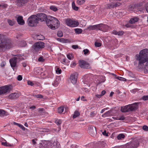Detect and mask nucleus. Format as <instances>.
I'll use <instances>...</instances> for the list:
<instances>
[{"mask_svg":"<svg viewBox=\"0 0 148 148\" xmlns=\"http://www.w3.org/2000/svg\"><path fill=\"white\" fill-rule=\"evenodd\" d=\"M116 78L119 80L121 81H126V79L124 78L123 77H116Z\"/></svg>","mask_w":148,"mask_h":148,"instance_id":"4c0bfd02","label":"nucleus"},{"mask_svg":"<svg viewBox=\"0 0 148 148\" xmlns=\"http://www.w3.org/2000/svg\"><path fill=\"white\" fill-rule=\"evenodd\" d=\"M100 24L96 25H90L87 27V29L89 30H95L97 29H98L100 27Z\"/></svg>","mask_w":148,"mask_h":148,"instance_id":"a211bd4d","label":"nucleus"},{"mask_svg":"<svg viewBox=\"0 0 148 148\" xmlns=\"http://www.w3.org/2000/svg\"><path fill=\"white\" fill-rule=\"evenodd\" d=\"M64 110V107L63 106H61L59 107L58 108V112L60 113H62L63 112Z\"/></svg>","mask_w":148,"mask_h":148,"instance_id":"c756f323","label":"nucleus"},{"mask_svg":"<svg viewBox=\"0 0 148 148\" xmlns=\"http://www.w3.org/2000/svg\"><path fill=\"white\" fill-rule=\"evenodd\" d=\"M22 65L24 67H25L26 66V62H23V63H22Z\"/></svg>","mask_w":148,"mask_h":148,"instance_id":"e2e57ef3","label":"nucleus"},{"mask_svg":"<svg viewBox=\"0 0 148 148\" xmlns=\"http://www.w3.org/2000/svg\"><path fill=\"white\" fill-rule=\"evenodd\" d=\"M20 95L18 92L11 93L8 96L9 98L12 100H15L18 98Z\"/></svg>","mask_w":148,"mask_h":148,"instance_id":"dca6fc26","label":"nucleus"},{"mask_svg":"<svg viewBox=\"0 0 148 148\" xmlns=\"http://www.w3.org/2000/svg\"><path fill=\"white\" fill-rule=\"evenodd\" d=\"M17 79L18 81H21L22 79V76L21 75H18L17 77Z\"/></svg>","mask_w":148,"mask_h":148,"instance_id":"603ef678","label":"nucleus"},{"mask_svg":"<svg viewBox=\"0 0 148 148\" xmlns=\"http://www.w3.org/2000/svg\"><path fill=\"white\" fill-rule=\"evenodd\" d=\"M19 127L21 128L23 130H25V128L22 125L20 124V125L19 126Z\"/></svg>","mask_w":148,"mask_h":148,"instance_id":"4d7b16f0","label":"nucleus"},{"mask_svg":"<svg viewBox=\"0 0 148 148\" xmlns=\"http://www.w3.org/2000/svg\"><path fill=\"white\" fill-rule=\"evenodd\" d=\"M100 25V27L99 28V29L101 30H103L104 32L107 31L109 27L106 25L102 24H99Z\"/></svg>","mask_w":148,"mask_h":148,"instance_id":"f3484780","label":"nucleus"},{"mask_svg":"<svg viewBox=\"0 0 148 148\" xmlns=\"http://www.w3.org/2000/svg\"><path fill=\"white\" fill-rule=\"evenodd\" d=\"M65 22L68 26L71 27H76L79 24V23L78 21L72 20L69 18L66 19Z\"/></svg>","mask_w":148,"mask_h":148,"instance_id":"0eeeda50","label":"nucleus"},{"mask_svg":"<svg viewBox=\"0 0 148 148\" xmlns=\"http://www.w3.org/2000/svg\"><path fill=\"white\" fill-rule=\"evenodd\" d=\"M57 35L60 37H62L63 36V33L61 31H58L57 33Z\"/></svg>","mask_w":148,"mask_h":148,"instance_id":"58836bf2","label":"nucleus"},{"mask_svg":"<svg viewBox=\"0 0 148 148\" xmlns=\"http://www.w3.org/2000/svg\"><path fill=\"white\" fill-rule=\"evenodd\" d=\"M112 33L114 34L119 36H122L124 34V32L123 31L117 32L115 30L113 31Z\"/></svg>","mask_w":148,"mask_h":148,"instance_id":"4be33fe9","label":"nucleus"},{"mask_svg":"<svg viewBox=\"0 0 148 148\" xmlns=\"http://www.w3.org/2000/svg\"><path fill=\"white\" fill-rule=\"evenodd\" d=\"M78 63L79 66L82 68L88 69L90 68L89 64L84 60H79Z\"/></svg>","mask_w":148,"mask_h":148,"instance_id":"9d476101","label":"nucleus"},{"mask_svg":"<svg viewBox=\"0 0 148 148\" xmlns=\"http://www.w3.org/2000/svg\"><path fill=\"white\" fill-rule=\"evenodd\" d=\"M10 86V85H7L0 87V95L5 94L9 92L11 90Z\"/></svg>","mask_w":148,"mask_h":148,"instance_id":"6e6552de","label":"nucleus"},{"mask_svg":"<svg viewBox=\"0 0 148 148\" xmlns=\"http://www.w3.org/2000/svg\"><path fill=\"white\" fill-rule=\"evenodd\" d=\"M27 23L29 26H36L38 23V21L36 15H32L30 16L28 19Z\"/></svg>","mask_w":148,"mask_h":148,"instance_id":"423d86ee","label":"nucleus"},{"mask_svg":"<svg viewBox=\"0 0 148 148\" xmlns=\"http://www.w3.org/2000/svg\"><path fill=\"white\" fill-rule=\"evenodd\" d=\"M76 65V64L75 62H72L71 64V67H73L75 66Z\"/></svg>","mask_w":148,"mask_h":148,"instance_id":"5fc2aeb1","label":"nucleus"},{"mask_svg":"<svg viewBox=\"0 0 148 148\" xmlns=\"http://www.w3.org/2000/svg\"><path fill=\"white\" fill-rule=\"evenodd\" d=\"M102 134L103 135L106 136H108V134L106 133V130H105L103 132H102Z\"/></svg>","mask_w":148,"mask_h":148,"instance_id":"6e6d98bb","label":"nucleus"},{"mask_svg":"<svg viewBox=\"0 0 148 148\" xmlns=\"http://www.w3.org/2000/svg\"><path fill=\"white\" fill-rule=\"evenodd\" d=\"M106 92V91L105 90H102L101 92V95H102V96H103L105 94Z\"/></svg>","mask_w":148,"mask_h":148,"instance_id":"052dcab7","label":"nucleus"},{"mask_svg":"<svg viewBox=\"0 0 148 148\" xmlns=\"http://www.w3.org/2000/svg\"><path fill=\"white\" fill-rule=\"evenodd\" d=\"M143 129L145 131H148V127L147 125H144Z\"/></svg>","mask_w":148,"mask_h":148,"instance_id":"09e8293b","label":"nucleus"},{"mask_svg":"<svg viewBox=\"0 0 148 148\" xmlns=\"http://www.w3.org/2000/svg\"><path fill=\"white\" fill-rule=\"evenodd\" d=\"M88 132L90 135L93 137L95 136L97 134L96 128L94 126L88 128Z\"/></svg>","mask_w":148,"mask_h":148,"instance_id":"2eb2a0df","label":"nucleus"},{"mask_svg":"<svg viewBox=\"0 0 148 148\" xmlns=\"http://www.w3.org/2000/svg\"><path fill=\"white\" fill-rule=\"evenodd\" d=\"M76 33L77 34H81L82 32V30L81 29L76 28L74 29Z\"/></svg>","mask_w":148,"mask_h":148,"instance_id":"cd10ccee","label":"nucleus"},{"mask_svg":"<svg viewBox=\"0 0 148 148\" xmlns=\"http://www.w3.org/2000/svg\"><path fill=\"white\" fill-rule=\"evenodd\" d=\"M83 52L84 53V54L85 55H88L90 53L89 50L87 49H84Z\"/></svg>","mask_w":148,"mask_h":148,"instance_id":"c9c22d12","label":"nucleus"},{"mask_svg":"<svg viewBox=\"0 0 148 148\" xmlns=\"http://www.w3.org/2000/svg\"><path fill=\"white\" fill-rule=\"evenodd\" d=\"M72 8L74 10L76 11L78 10L79 9V8L78 7L76 6L74 1H73L72 3Z\"/></svg>","mask_w":148,"mask_h":148,"instance_id":"a878e982","label":"nucleus"},{"mask_svg":"<svg viewBox=\"0 0 148 148\" xmlns=\"http://www.w3.org/2000/svg\"><path fill=\"white\" fill-rule=\"evenodd\" d=\"M1 144L2 145L6 147H10L12 146V145L10 144L7 142H2Z\"/></svg>","mask_w":148,"mask_h":148,"instance_id":"473e14b6","label":"nucleus"},{"mask_svg":"<svg viewBox=\"0 0 148 148\" xmlns=\"http://www.w3.org/2000/svg\"><path fill=\"white\" fill-rule=\"evenodd\" d=\"M44 109L43 108H40L39 109V112H42L44 110Z\"/></svg>","mask_w":148,"mask_h":148,"instance_id":"338daca9","label":"nucleus"},{"mask_svg":"<svg viewBox=\"0 0 148 148\" xmlns=\"http://www.w3.org/2000/svg\"><path fill=\"white\" fill-rule=\"evenodd\" d=\"M55 122L58 125H60L62 123L60 119L56 120Z\"/></svg>","mask_w":148,"mask_h":148,"instance_id":"ea45409f","label":"nucleus"},{"mask_svg":"<svg viewBox=\"0 0 148 148\" xmlns=\"http://www.w3.org/2000/svg\"><path fill=\"white\" fill-rule=\"evenodd\" d=\"M79 115L80 114L78 111H75L73 115V119H75L79 116Z\"/></svg>","mask_w":148,"mask_h":148,"instance_id":"c85d7f7f","label":"nucleus"},{"mask_svg":"<svg viewBox=\"0 0 148 148\" xmlns=\"http://www.w3.org/2000/svg\"><path fill=\"white\" fill-rule=\"evenodd\" d=\"M114 5V3L108 4L107 5L106 8L108 9L113 8H115Z\"/></svg>","mask_w":148,"mask_h":148,"instance_id":"b1692460","label":"nucleus"},{"mask_svg":"<svg viewBox=\"0 0 148 148\" xmlns=\"http://www.w3.org/2000/svg\"><path fill=\"white\" fill-rule=\"evenodd\" d=\"M6 64V63L5 62H2L1 64V66L2 67H3Z\"/></svg>","mask_w":148,"mask_h":148,"instance_id":"bf43d9fd","label":"nucleus"},{"mask_svg":"<svg viewBox=\"0 0 148 148\" xmlns=\"http://www.w3.org/2000/svg\"><path fill=\"white\" fill-rule=\"evenodd\" d=\"M125 135L123 134H119L117 136V138L118 140H121L125 138Z\"/></svg>","mask_w":148,"mask_h":148,"instance_id":"bb28decb","label":"nucleus"},{"mask_svg":"<svg viewBox=\"0 0 148 148\" xmlns=\"http://www.w3.org/2000/svg\"><path fill=\"white\" fill-rule=\"evenodd\" d=\"M57 40L63 43H67L69 41L68 40L63 38H58Z\"/></svg>","mask_w":148,"mask_h":148,"instance_id":"393cba45","label":"nucleus"},{"mask_svg":"<svg viewBox=\"0 0 148 148\" xmlns=\"http://www.w3.org/2000/svg\"><path fill=\"white\" fill-rule=\"evenodd\" d=\"M95 45L96 47H100L101 45V43L100 42H95Z\"/></svg>","mask_w":148,"mask_h":148,"instance_id":"e433bc0d","label":"nucleus"},{"mask_svg":"<svg viewBox=\"0 0 148 148\" xmlns=\"http://www.w3.org/2000/svg\"><path fill=\"white\" fill-rule=\"evenodd\" d=\"M136 7V5L132 4L129 5L128 10L130 12H133L135 11V9Z\"/></svg>","mask_w":148,"mask_h":148,"instance_id":"6ab92c4d","label":"nucleus"},{"mask_svg":"<svg viewBox=\"0 0 148 148\" xmlns=\"http://www.w3.org/2000/svg\"><path fill=\"white\" fill-rule=\"evenodd\" d=\"M136 59L139 61L138 66H143L144 63H148V49H145L141 51L139 54L136 55Z\"/></svg>","mask_w":148,"mask_h":148,"instance_id":"f257e3e1","label":"nucleus"},{"mask_svg":"<svg viewBox=\"0 0 148 148\" xmlns=\"http://www.w3.org/2000/svg\"><path fill=\"white\" fill-rule=\"evenodd\" d=\"M139 20V18L137 17H135L131 18L129 21V23L131 24H133L137 22Z\"/></svg>","mask_w":148,"mask_h":148,"instance_id":"5701e85b","label":"nucleus"},{"mask_svg":"<svg viewBox=\"0 0 148 148\" xmlns=\"http://www.w3.org/2000/svg\"><path fill=\"white\" fill-rule=\"evenodd\" d=\"M109 111H108L107 112H105L104 114L102 115V116L103 117H105L108 116V113H109Z\"/></svg>","mask_w":148,"mask_h":148,"instance_id":"3c124183","label":"nucleus"},{"mask_svg":"<svg viewBox=\"0 0 148 148\" xmlns=\"http://www.w3.org/2000/svg\"><path fill=\"white\" fill-rule=\"evenodd\" d=\"M107 110L106 109V108H104L103 109L101 110V112H100V113H103L104 111H105L106 110Z\"/></svg>","mask_w":148,"mask_h":148,"instance_id":"774afa93","label":"nucleus"},{"mask_svg":"<svg viewBox=\"0 0 148 148\" xmlns=\"http://www.w3.org/2000/svg\"><path fill=\"white\" fill-rule=\"evenodd\" d=\"M50 9L54 12L57 11L58 10L57 8L54 5H51L50 7Z\"/></svg>","mask_w":148,"mask_h":148,"instance_id":"7c9ffc66","label":"nucleus"},{"mask_svg":"<svg viewBox=\"0 0 148 148\" xmlns=\"http://www.w3.org/2000/svg\"><path fill=\"white\" fill-rule=\"evenodd\" d=\"M139 144L138 143L135 142L128 143L123 146L122 148H136Z\"/></svg>","mask_w":148,"mask_h":148,"instance_id":"f8f14e48","label":"nucleus"},{"mask_svg":"<svg viewBox=\"0 0 148 148\" xmlns=\"http://www.w3.org/2000/svg\"><path fill=\"white\" fill-rule=\"evenodd\" d=\"M8 22L9 24L11 26H12L14 24V22L13 20H12L10 19L8 20Z\"/></svg>","mask_w":148,"mask_h":148,"instance_id":"2f4dec72","label":"nucleus"},{"mask_svg":"<svg viewBox=\"0 0 148 148\" xmlns=\"http://www.w3.org/2000/svg\"><path fill=\"white\" fill-rule=\"evenodd\" d=\"M59 84V82L56 80L55 81L53 84V85L54 86H57Z\"/></svg>","mask_w":148,"mask_h":148,"instance_id":"c03bdc74","label":"nucleus"},{"mask_svg":"<svg viewBox=\"0 0 148 148\" xmlns=\"http://www.w3.org/2000/svg\"><path fill=\"white\" fill-rule=\"evenodd\" d=\"M11 46V40L7 38L5 35L0 34V49L3 48L9 49Z\"/></svg>","mask_w":148,"mask_h":148,"instance_id":"7ed1b4c3","label":"nucleus"},{"mask_svg":"<svg viewBox=\"0 0 148 148\" xmlns=\"http://www.w3.org/2000/svg\"><path fill=\"white\" fill-rule=\"evenodd\" d=\"M138 103H135L131 105H128L121 108V110L123 112H130L136 110L138 108Z\"/></svg>","mask_w":148,"mask_h":148,"instance_id":"20e7f679","label":"nucleus"},{"mask_svg":"<svg viewBox=\"0 0 148 148\" xmlns=\"http://www.w3.org/2000/svg\"><path fill=\"white\" fill-rule=\"evenodd\" d=\"M85 2L84 0H77V3L78 5H81L84 4Z\"/></svg>","mask_w":148,"mask_h":148,"instance_id":"f704fd0d","label":"nucleus"},{"mask_svg":"<svg viewBox=\"0 0 148 148\" xmlns=\"http://www.w3.org/2000/svg\"><path fill=\"white\" fill-rule=\"evenodd\" d=\"M96 114V113L95 111L92 112L90 114V115L91 117H93Z\"/></svg>","mask_w":148,"mask_h":148,"instance_id":"de8ad7c7","label":"nucleus"},{"mask_svg":"<svg viewBox=\"0 0 148 148\" xmlns=\"http://www.w3.org/2000/svg\"><path fill=\"white\" fill-rule=\"evenodd\" d=\"M17 21L19 24L21 25H23L25 23L23 19V17L22 16H19L17 18Z\"/></svg>","mask_w":148,"mask_h":148,"instance_id":"aec40b11","label":"nucleus"},{"mask_svg":"<svg viewBox=\"0 0 148 148\" xmlns=\"http://www.w3.org/2000/svg\"><path fill=\"white\" fill-rule=\"evenodd\" d=\"M45 60V59L42 56L40 57L38 59V61L39 62H44Z\"/></svg>","mask_w":148,"mask_h":148,"instance_id":"a18cd8bd","label":"nucleus"},{"mask_svg":"<svg viewBox=\"0 0 148 148\" xmlns=\"http://www.w3.org/2000/svg\"><path fill=\"white\" fill-rule=\"evenodd\" d=\"M142 99L144 101L148 100V95H144L142 97Z\"/></svg>","mask_w":148,"mask_h":148,"instance_id":"79ce46f5","label":"nucleus"},{"mask_svg":"<svg viewBox=\"0 0 148 148\" xmlns=\"http://www.w3.org/2000/svg\"><path fill=\"white\" fill-rule=\"evenodd\" d=\"M44 47V43L41 41H39L35 43L32 46V48L35 50H39Z\"/></svg>","mask_w":148,"mask_h":148,"instance_id":"1a4fd4ad","label":"nucleus"},{"mask_svg":"<svg viewBox=\"0 0 148 148\" xmlns=\"http://www.w3.org/2000/svg\"><path fill=\"white\" fill-rule=\"evenodd\" d=\"M121 3L119 2H116L115 3H114V7H116L119 6L121 5Z\"/></svg>","mask_w":148,"mask_h":148,"instance_id":"49530a36","label":"nucleus"},{"mask_svg":"<svg viewBox=\"0 0 148 148\" xmlns=\"http://www.w3.org/2000/svg\"><path fill=\"white\" fill-rule=\"evenodd\" d=\"M46 22L47 26L52 29L57 28L60 25L59 21L57 18L50 16H47Z\"/></svg>","mask_w":148,"mask_h":148,"instance_id":"f03ea898","label":"nucleus"},{"mask_svg":"<svg viewBox=\"0 0 148 148\" xmlns=\"http://www.w3.org/2000/svg\"><path fill=\"white\" fill-rule=\"evenodd\" d=\"M67 58L69 60H73V56L72 54L69 53L67 55Z\"/></svg>","mask_w":148,"mask_h":148,"instance_id":"72a5a7b5","label":"nucleus"},{"mask_svg":"<svg viewBox=\"0 0 148 148\" xmlns=\"http://www.w3.org/2000/svg\"><path fill=\"white\" fill-rule=\"evenodd\" d=\"M9 115L8 113L4 110L0 109V116L3 117Z\"/></svg>","mask_w":148,"mask_h":148,"instance_id":"412c9836","label":"nucleus"},{"mask_svg":"<svg viewBox=\"0 0 148 148\" xmlns=\"http://www.w3.org/2000/svg\"><path fill=\"white\" fill-rule=\"evenodd\" d=\"M13 124L14 125H17L18 126V127H19V126H20V124L18 123L15 122H14Z\"/></svg>","mask_w":148,"mask_h":148,"instance_id":"69168bd1","label":"nucleus"},{"mask_svg":"<svg viewBox=\"0 0 148 148\" xmlns=\"http://www.w3.org/2000/svg\"><path fill=\"white\" fill-rule=\"evenodd\" d=\"M27 84L31 86H33L34 85V83L30 81H28L27 82Z\"/></svg>","mask_w":148,"mask_h":148,"instance_id":"8fccbe9b","label":"nucleus"},{"mask_svg":"<svg viewBox=\"0 0 148 148\" xmlns=\"http://www.w3.org/2000/svg\"><path fill=\"white\" fill-rule=\"evenodd\" d=\"M38 21H40L41 22L46 21L47 18V16L46 14L43 13H40L36 15Z\"/></svg>","mask_w":148,"mask_h":148,"instance_id":"9b49d317","label":"nucleus"},{"mask_svg":"<svg viewBox=\"0 0 148 148\" xmlns=\"http://www.w3.org/2000/svg\"><path fill=\"white\" fill-rule=\"evenodd\" d=\"M56 72L58 74H60L61 73L62 71L61 69L58 68L56 70Z\"/></svg>","mask_w":148,"mask_h":148,"instance_id":"a19ab883","label":"nucleus"},{"mask_svg":"<svg viewBox=\"0 0 148 148\" xmlns=\"http://www.w3.org/2000/svg\"><path fill=\"white\" fill-rule=\"evenodd\" d=\"M102 96L101 95H96V97L98 98H100Z\"/></svg>","mask_w":148,"mask_h":148,"instance_id":"0e129e2a","label":"nucleus"},{"mask_svg":"<svg viewBox=\"0 0 148 148\" xmlns=\"http://www.w3.org/2000/svg\"><path fill=\"white\" fill-rule=\"evenodd\" d=\"M145 8L147 12H148V3L146 4Z\"/></svg>","mask_w":148,"mask_h":148,"instance_id":"680f3d73","label":"nucleus"},{"mask_svg":"<svg viewBox=\"0 0 148 148\" xmlns=\"http://www.w3.org/2000/svg\"><path fill=\"white\" fill-rule=\"evenodd\" d=\"M16 56H17L18 57H14L10 59L9 60L11 66L14 71H16L17 67V65L16 64V60L17 59L20 60L23 59V58L21 55H17Z\"/></svg>","mask_w":148,"mask_h":148,"instance_id":"39448f33","label":"nucleus"},{"mask_svg":"<svg viewBox=\"0 0 148 148\" xmlns=\"http://www.w3.org/2000/svg\"><path fill=\"white\" fill-rule=\"evenodd\" d=\"M77 76L78 74L76 72L74 73L71 75L70 79L73 84H75L76 83Z\"/></svg>","mask_w":148,"mask_h":148,"instance_id":"ddd939ff","label":"nucleus"},{"mask_svg":"<svg viewBox=\"0 0 148 148\" xmlns=\"http://www.w3.org/2000/svg\"><path fill=\"white\" fill-rule=\"evenodd\" d=\"M72 48L74 49H76L78 48L79 47L78 45H74L72 46Z\"/></svg>","mask_w":148,"mask_h":148,"instance_id":"864d4df0","label":"nucleus"},{"mask_svg":"<svg viewBox=\"0 0 148 148\" xmlns=\"http://www.w3.org/2000/svg\"><path fill=\"white\" fill-rule=\"evenodd\" d=\"M35 97L37 98H43V96L42 95L39 94L36 95H35Z\"/></svg>","mask_w":148,"mask_h":148,"instance_id":"37998d69","label":"nucleus"},{"mask_svg":"<svg viewBox=\"0 0 148 148\" xmlns=\"http://www.w3.org/2000/svg\"><path fill=\"white\" fill-rule=\"evenodd\" d=\"M125 119V118L123 116H122L119 118V120L121 121L124 120Z\"/></svg>","mask_w":148,"mask_h":148,"instance_id":"13d9d810","label":"nucleus"},{"mask_svg":"<svg viewBox=\"0 0 148 148\" xmlns=\"http://www.w3.org/2000/svg\"><path fill=\"white\" fill-rule=\"evenodd\" d=\"M28 0H15V3L18 7H21L25 5Z\"/></svg>","mask_w":148,"mask_h":148,"instance_id":"4468645a","label":"nucleus"}]
</instances>
